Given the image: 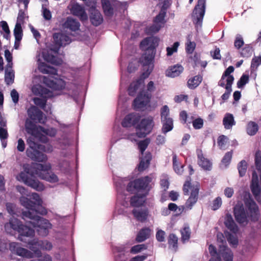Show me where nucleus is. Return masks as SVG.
Here are the masks:
<instances>
[{
  "mask_svg": "<svg viewBox=\"0 0 261 261\" xmlns=\"http://www.w3.org/2000/svg\"><path fill=\"white\" fill-rule=\"evenodd\" d=\"M78 128L74 124L66 125V178L73 182L77 178Z\"/></svg>",
  "mask_w": 261,
  "mask_h": 261,
  "instance_id": "obj_1",
  "label": "nucleus"
},
{
  "mask_svg": "<svg viewBox=\"0 0 261 261\" xmlns=\"http://www.w3.org/2000/svg\"><path fill=\"white\" fill-rule=\"evenodd\" d=\"M245 205L247 209L246 211L241 202H238L233 207V215L236 221L241 226H246L250 220L257 222L259 218V208L255 202L250 197V194L248 197L244 199Z\"/></svg>",
  "mask_w": 261,
  "mask_h": 261,
  "instance_id": "obj_2",
  "label": "nucleus"
},
{
  "mask_svg": "<svg viewBox=\"0 0 261 261\" xmlns=\"http://www.w3.org/2000/svg\"><path fill=\"white\" fill-rule=\"evenodd\" d=\"M159 39L156 37H147L140 43V48L143 49L147 47L144 53L139 59V62L142 66V76L147 78L153 68V61L156 53V47L158 45Z\"/></svg>",
  "mask_w": 261,
  "mask_h": 261,
  "instance_id": "obj_3",
  "label": "nucleus"
},
{
  "mask_svg": "<svg viewBox=\"0 0 261 261\" xmlns=\"http://www.w3.org/2000/svg\"><path fill=\"white\" fill-rule=\"evenodd\" d=\"M77 68L66 67V97L78 102L80 93Z\"/></svg>",
  "mask_w": 261,
  "mask_h": 261,
  "instance_id": "obj_4",
  "label": "nucleus"
},
{
  "mask_svg": "<svg viewBox=\"0 0 261 261\" xmlns=\"http://www.w3.org/2000/svg\"><path fill=\"white\" fill-rule=\"evenodd\" d=\"M32 198L35 201H33L27 197H23L20 198L21 204L28 210L22 212V217L30 216L36 214L46 215L47 211L42 205V201L39 195L37 193H33Z\"/></svg>",
  "mask_w": 261,
  "mask_h": 261,
  "instance_id": "obj_5",
  "label": "nucleus"
},
{
  "mask_svg": "<svg viewBox=\"0 0 261 261\" xmlns=\"http://www.w3.org/2000/svg\"><path fill=\"white\" fill-rule=\"evenodd\" d=\"M152 180L148 175L135 179L128 183L126 190L130 194L142 192L143 196H147L151 189Z\"/></svg>",
  "mask_w": 261,
  "mask_h": 261,
  "instance_id": "obj_6",
  "label": "nucleus"
},
{
  "mask_svg": "<svg viewBox=\"0 0 261 261\" xmlns=\"http://www.w3.org/2000/svg\"><path fill=\"white\" fill-rule=\"evenodd\" d=\"M27 143L29 145V148L26 151L28 157L38 162H45L47 161L46 155L40 151L45 150L44 146L35 142V138L33 137L28 139Z\"/></svg>",
  "mask_w": 261,
  "mask_h": 261,
  "instance_id": "obj_7",
  "label": "nucleus"
},
{
  "mask_svg": "<svg viewBox=\"0 0 261 261\" xmlns=\"http://www.w3.org/2000/svg\"><path fill=\"white\" fill-rule=\"evenodd\" d=\"M24 171L20 172L16 177L17 180L24 182L26 185L38 191L44 190V186L35 178L33 173H30L29 165L23 166Z\"/></svg>",
  "mask_w": 261,
  "mask_h": 261,
  "instance_id": "obj_8",
  "label": "nucleus"
},
{
  "mask_svg": "<svg viewBox=\"0 0 261 261\" xmlns=\"http://www.w3.org/2000/svg\"><path fill=\"white\" fill-rule=\"evenodd\" d=\"M39 214L26 216L23 219H29L33 221L32 226L35 228L39 236L45 237L48 233V229L51 228V224L48 220L40 217Z\"/></svg>",
  "mask_w": 261,
  "mask_h": 261,
  "instance_id": "obj_9",
  "label": "nucleus"
},
{
  "mask_svg": "<svg viewBox=\"0 0 261 261\" xmlns=\"http://www.w3.org/2000/svg\"><path fill=\"white\" fill-rule=\"evenodd\" d=\"M34 172L40 178L44 179L50 182H55L58 181L57 176L54 173H50L49 171L51 169V166L49 164H35L33 166Z\"/></svg>",
  "mask_w": 261,
  "mask_h": 261,
  "instance_id": "obj_10",
  "label": "nucleus"
},
{
  "mask_svg": "<svg viewBox=\"0 0 261 261\" xmlns=\"http://www.w3.org/2000/svg\"><path fill=\"white\" fill-rule=\"evenodd\" d=\"M140 122L136 126V136L139 138H144L149 134L154 125L153 117L149 116L146 118L140 119Z\"/></svg>",
  "mask_w": 261,
  "mask_h": 261,
  "instance_id": "obj_11",
  "label": "nucleus"
},
{
  "mask_svg": "<svg viewBox=\"0 0 261 261\" xmlns=\"http://www.w3.org/2000/svg\"><path fill=\"white\" fill-rule=\"evenodd\" d=\"M54 30L61 31L59 33H55L53 36L56 47L59 49L65 41V19L58 17V21L56 23Z\"/></svg>",
  "mask_w": 261,
  "mask_h": 261,
  "instance_id": "obj_12",
  "label": "nucleus"
},
{
  "mask_svg": "<svg viewBox=\"0 0 261 261\" xmlns=\"http://www.w3.org/2000/svg\"><path fill=\"white\" fill-rule=\"evenodd\" d=\"M206 0H198L193 11V19L194 23L201 25L205 12Z\"/></svg>",
  "mask_w": 261,
  "mask_h": 261,
  "instance_id": "obj_13",
  "label": "nucleus"
},
{
  "mask_svg": "<svg viewBox=\"0 0 261 261\" xmlns=\"http://www.w3.org/2000/svg\"><path fill=\"white\" fill-rule=\"evenodd\" d=\"M151 94L147 91L142 90L139 92L134 100L133 105L135 109L144 108L150 102Z\"/></svg>",
  "mask_w": 261,
  "mask_h": 261,
  "instance_id": "obj_14",
  "label": "nucleus"
},
{
  "mask_svg": "<svg viewBox=\"0 0 261 261\" xmlns=\"http://www.w3.org/2000/svg\"><path fill=\"white\" fill-rule=\"evenodd\" d=\"M141 119V115L137 113H130L126 115L121 122L123 127H130L138 124Z\"/></svg>",
  "mask_w": 261,
  "mask_h": 261,
  "instance_id": "obj_15",
  "label": "nucleus"
},
{
  "mask_svg": "<svg viewBox=\"0 0 261 261\" xmlns=\"http://www.w3.org/2000/svg\"><path fill=\"white\" fill-rule=\"evenodd\" d=\"M18 244L15 242L10 243V249L14 251L19 256L25 257L27 258H32L34 256L33 253L27 250V249L18 247Z\"/></svg>",
  "mask_w": 261,
  "mask_h": 261,
  "instance_id": "obj_16",
  "label": "nucleus"
},
{
  "mask_svg": "<svg viewBox=\"0 0 261 261\" xmlns=\"http://www.w3.org/2000/svg\"><path fill=\"white\" fill-rule=\"evenodd\" d=\"M197 154L199 166L204 170H211L212 168V163L208 159L204 156L202 150H197Z\"/></svg>",
  "mask_w": 261,
  "mask_h": 261,
  "instance_id": "obj_17",
  "label": "nucleus"
},
{
  "mask_svg": "<svg viewBox=\"0 0 261 261\" xmlns=\"http://www.w3.org/2000/svg\"><path fill=\"white\" fill-rule=\"evenodd\" d=\"M199 186H196L192 188V191L189 198L186 202V207L191 210L193 206L196 203L198 198Z\"/></svg>",
  "mask_w": 261,
  "mask_h": 261,
  "instance_id": "obj_18",
  "label": "nucleus"
},
{
  "mask_svg": "<svg viewBox=\"0 0 261 261\" xmlns=\"http://www.w3.org/2000/svg\"><path fill=\"white\" fill-rule=\"evenodd\" d=\"M89 17L91 23L95 27L100 25L103 20V17L100 12L95 8L90 10Z\"/></svg>",
  "mask_w": 261,
  "mask_h": 261,
  "instance_id": "obj_19",
  "label": "nucleus"
},
{
  "mask_svg": "<svg viewBox=\"0 0 261 261\" xmlns=\"http://www.w3.org/2000/svg\"><path fill=\"white\" fill-rule=\"evenodd\" d=\"M27 113L31 120L41 122L43 118V113L37 107L34 106H31L28 109Z\"/></svg>",
  "mask_w": 261,
  "mask_h": 261,
  "instance_id": "obj_20",
  "label": "nucleus"
},
{
  "mask_svg": "<svg viewBox=\"0 0 261 261\" xmlns=\"http://www.w3.org/2000/svg\"><path fill=\"white\" fill-rule=\"evenodd\" d=\"M146 79V78H144L141 74L139 79L131 83L127 90L128 95L131 96H135L140 85L144 83V81Z\"/></svg>",
  "mask_w": 261,
  "mask_h": 261,
  "instance_id": "obj_21",
  "label": "nucleus"
},
{
  "mask_svg": "<svg viewBox=\"0 0 261 261\" xmlns=\"http://www.w3.org/2000/svg\"><path fill=\"white\" fill-rule=\"evenodd\" d=\"M219 255L224 261H233V254L230 248L225 245L220 246Z\"/></svg>",
  "mask_w": 261,
  "mask_h": 261,
  "instance_id": "obj_22",
  "label": "nucleus"
},
{
  "mask_svg": "<svg viewBox=\"0 0 261 261\" xmlns=\"http://www.w3.org/2000/svg\"><path fill=\"white\" fill-rule=\"evenodd\" d=\"M19 236V239L24 242H28L24 237H33L35 234V230L25 225H23L20 230H18Z\"/></svg>",
  "mask_w": 261,
  "mask_h": 261,
  "instance_id": "obj_23",
  "label": "nucleus"
},
{
  "mask_svg": "<svg viewBox=\"0 0 261 261\" xmlns=\"http://www.w3.org/2000/svg\"><path fill=\"white\" fill-rule=\"evenodd\" d=\"M224 224L225 226L233 234H237L239 231V227L234 221L230 214L226 215Z\"/></svg>",
  "mask_w": 261,
  "mask_h": 261,
  "instance_id": "obj_24",
  "label": "nucleus"
},
{
  "mask_svg": "<svg viewBox=\"0 0 261 261\" xmlns=\"http://www.w3.org/2000/svg\"><path fill=\"white\" fill-rule=\"evenodd\" d=\"M234 68L232 66H229L223 72L220 80L218 82V85L221 87H224V80L226 78V83L228 80L232 79V85L233 84L234 78L233 75H230L234 71Z\"/></svg>",
  "mask_w": 261,
  "mask_h": 261,
  "instance_id": "obj_25",
  "label": "nucleus"
},
{
  "mask_svg": "<svg viewBox=\"0 0 261 261\" xmlns=\"http://www.w3.org/2000/svg\"><path fill=\"white\" fill-rule=\"evenodd\" d=\"M152 159V155L150 152H147L145 155L141 158L139 165L138 166V170L139 172H142L146 170L149 166Z\"/></svg>",
  "mask_w": 261,
  "mask_h": 261,
  "instance_id": "obj_26",
  "label": "nucleus"
},
{
  "mask_svg": "<svg viewBox=\"0 0 261 261\" xmlns=\"http://www.w3.org/2000/svg\"><path fill=\"white\" fill-rule=\"evenodd\" d=\"M40 240L38 239H33L28 241V247L29 249L33 252L37 256L39 257L41 256V245Z\"/></svg>",
  "mask_w": 261,
  "mask_h": 261,
  "instance_id": "obj_27",
  "label": "nucleus"
},
{
  "mask_svg": "<svg viewBox=\"0 0 261 261\" xmlns=\"http://www.w3.org/2000/svg\"><path fill=\"white\" fill-rule=\"evenodd\" d=\"M33 92L37 95H40L42 97H46V99L51 96V92L48 89L40 85H36L32 88Z\"/></svg>",
  "mask_w": 261,
  "mask_h": 261,
  "instance_id": "obj_28",
  "label": "nucleus"
},
{
  "mask_svg": "<svg viewBox=\"0 0 261 261\" xmlns=\"http://www.w3.org/2000/svg\"><path fill=\"white\" fill-rule=\"evenodd\" d=\"M184 71V67L180 65L171 66L166 71V75L168 77H175L179 76Z\"/></svg>",
  "mask_w": 261,
  "mask_h": 261,
  "instance_id": "obj_29",
  "label": "nucleus"
},
{
  "mask_svg": "<svg viewBox=\"0 0 261 261\" xmlns=\"http://www.w3.org/2000/svg\"><path fill=\"white\" fill-rule=\"evenodd\" d=\"M146 196H143L142 194H136L132 196L129 200L130 204L133 207H139L143 205L145 200L143 199Z\"/></svg>",
  "mask_w": 261,
  "mask_h": 261,
  "instance_id": "obj_30",
  "label": "nucleus"
},
{
  "mask_svg": "<svg viewBox=\"0 0 261 261\" xmlns=\"http://www.w3.org/2000/svg\"><path fill=\"white\" fill-rule=\"evenodd\" d=\"M73 15L79 16L82 21L87 19V15L84 8L79 4L73 5L71 9Z\"/></svg>",
  "mask_w": 261,
  "mask_h": 261,
  "instance_id": "obj_31",
  "label": "nucleus"
},
{
  "mask_svg": "<svg viewBox=\"0 0 261 261\" xmlns=\"http://www.w3.org/2000/svg\"><path fill=\"white\" fill-rule=\"evenodd\" d=\"M25 128L27 133L33 137L37 136L38 129L36 125L32 120L27 119L25 122Z\"/></svg>",
  "mask_w": 261,
  "mask_h": 261,
  "instance_id": "obj_32",
  "label": "nucleus"
},
{
  "mask_svg": "<svg viewBox=\"0 0 261 261\" xmlns=\"http://www.w3.org/2000/svg\"><path fill=\"white\" fill-rule=\"evenodd\" d=\"M132 214L137 220L143 222L145 221L147 218L148 211L146 209L141 210L134 209L132 211Z\"/></svg>",
  "mask_w": 261,
  "mask_h": 261,
  "instance_id": "obj_33",
  "label": "nucleus"
},
{
  "mask_svg": "<svg viewBox=\"0 0 261 261\" xmlns=\"http://www.w3.org/2000/svg\"><path fill=\"white\" fill-rule=\"evenodd\" d=\"M151 230L148 227L142 228L138 233L136 241L137 242H142L149 238L150 235Z\"/></svg>",
  "mask_w": 261,
  "mask_h": 261,
  "instance_id": "obj_34",
  "label": "nucleus"
},
{
  "mask_svg": "<svg viewBox=\"0 0 261 261\" xmlns=\"http://www.w3.org/2000/svg\"><path fill=\"white\" fill-rule=\"evenodd\" d=\"M162 123V132L166 134L167 133L171 131L173 128V121L171 117H168L161 120Z\"/></svg>",
  "mask_w": 261,
  "mask_h": 261,
  "instance_id": "obj_35",
  "label": "nucleus"
},
{
  "mask_svg": "<svg viewBox=\"0 0 261 261\" xmlns=\"http://www.w3.org/2000/svg\"><path fill=\"white\" fill-rule=\"evenodd\" d=\"M101 6L105 15L112 16L114 14V9L110 0H101Z\"/></svg>",
  "mask_w": 261,
  "mask_h": 261,
  "instance_id": "obj_36",
  "label": "nucleus"
},
{
  "mask_svg": "<svg viewBox=\"0 0 261 261\" xmlns=\"http://www.w3.org/2000/svg\"><path fill=\"white\" fill-rule=\"evenodd\" d=\"M202 80V76L197 75L189 79L187 82V86L190 89H194L197 88Z\"/></svg>",
  "mask_w": 261,
  "mask_h": 261,
  "instance_id": "obj_37",
  "label": "nucleus"
},
{
  "mask_svg": "<svg viewBox=\"0 0 261 261\" xmlns=\"http://www.w3.org/2000/svg\"><path fill=\"white\" fill-rule=\"evenodd\" d=\"M236 122L232 114L226 113L223 119V124L224 128L227 129H230L233 125H234Z\"/></svg>",
  "mask_w": 261,
  "mask_h": 261,
  "instance_id": "obj_38",
  "label": "nucleus"
},
{
  "mask_svg": "<svg viewBox=\"0 0 261 261\" xmlns=\"http://www.w3.org/2000/svg\"><path fill=\"white\" fill-rule=\"evenodd\" d=\"M166 14V9L163 7L159 13L154 18L153 22L154 23L160 24L164 27L166 20L165 17Z\"/></svg>",
  "mask_w": 261,
  "mask_h": 261,
  "instance_id": "obj_39",
  "label": "nucleus"
},
{
  "mask_svg": "<svg viewBox=\"0 0 261 261\" xmlns=\"http://www.w3.org/2000/svg\"><path fill=\"white\" fill-rule=\"evenodd\" d=\"M177 243V237L174 233H170L168 237L169 248L174 252H176L178 249Z\"/></svg>",
  "mask_w": 261,
  "mask_h": 261,
  "instance_id": "obj_40",
  "label": "nucleus"
},
{
  "mask_svg": "<svg viewBox=\"0 0 261 261\" xmlns=\"http://www.w3.org/2000/svg\"><path fill=\"white\" fill-rule=\"evenodd\" d=\"M80 27V23L78 20L70 17L66 18V28L76 31L79 30Z\"/></svg>",
  "mask_w": 261,
  "mask_h": 261,
  "instance_id": "obj_41",
  "label": "nucleus"
},
{
  "mask_svg": "<svg viewBox=\"0 0 261 261\" xmlns=\"http://www.w3.org/2000/svg\"><path fill=\"white\" fill-rule=\"evenodd\" d=\"M39 71L43 74H50L55 75L57 74V70L53 67L46 65L42 63L38 67Z\"/></svg>",
  "mask_w": 261,
  "mask_h": 261,
  "instance_id": "obj_42",
  "label": "nucleus"
},
{
  "mask_svg": "<svg viewBox=\"0 0 261 261\" xmlns=\"http://www.w3.org/2000/svg\"><path fill=\"white\" fill-rule=\"evenodd\" d=\"M258 130L257 124L253 121H250L247 126V133L250 136H253L256 134Z\"/></svg>",
  "mask_w": 261,
  "mask_h": 261,
  "instance_id": "obj_43",
  "label": "nucleus"
},
{
  "mask_svg": "<svg viewBox=\"0 0 261 261\" xmlns=\"http://www.w3.org/2000/svg\"><path fill=\"white\" fill-rule=\"evenodd\" d=\"M232 79L228 80L227 83L225 84L224 88L226 89L225 92L221 96V98L224 101L227 100L232 92Z\"/></svg>",
  "mask_w": 261,
  "mask_h": 261,
  "instance_id": "obj_44",
  "label": "nucleus"
},
{
  "mask_svg": "<svg viewBox=\"0 0 261 261\" xmlns=\"http://www.w3.org/2000/svg\"><path fill=\"white\" fill-rule=\"evenodd\" d=\"M14 35L15 39L17 41H21L22 38L23 33L21 28V24L19 22H16L14 29Z\"/></svg>",
  "mask_w": 261,
  "mask_h": 261,
  "instance_id": "obj_45",
  "label": "nucleus"
},
{
  "mask_svg": "<svg viewBox=\"0 0 261 261\" xmlns=\"http://www.w3.org/2000/svg\"><path fill=\"white\" fill-rule=\"evenodd\" d=\"M9 224L13 230L17 231L18 232V230L21 228V226H23V224L18 219L13 217L10 218Z\"/></svg>",
  "mask_w": 261,
  "mask_h": 261,
  "instance_id": "obj_46",
  "label": "nucleus"
},
{
  "mask_svg": "<svg viewBox=\"0 0 261 261\" xmlns=\"http://www.w3.org/2000/svg\"><path fill=\"white\" fill-rule=\"evenodd\" d=\"M14 72L12 69L8 71V69L5 70V81L7 85H9L14 83Z\"/></svg>",
  "mask_w": 261,
  "mask_h": 261,
  "instance_id": "obj_47",
  "label": "nucleus"
},
{
  "mask_svg": "<svg viewBox=\"0 0 261 261\" xmlns=\"http://www.w3.org/2000/svg\"><path fill=\"white\" fill-rule=\"evenodd\" d=\"M227 240L230 245L236 248L238 245V239L236 234H232L230 232L225 233Z\"/></svg>",
  "mask_w": 261,
  "mask_h": 261,
  "instance_id": "obj_48",
  "label": "nucleus"
},
{
  "mask_svg": "<svg viewBox=\"0 0 261 261\" xmlns=\"http://www.w3.org/2000/svg\"><path fill=\"white\" fill-rule=\"evenodd\" d=\"M250 188L251 192L255 199L257 201H258V198L260 197L261 192V189L258 185V183L251 184Z\"/></svg>",
  "mask_w": 261,
  "mask_h": 261,
  "instance_id": "obj_49",
  "label": "nucleus"
},
{
  "mask_svg": "<svg viewBox=\"0 0 261 261\" xmlns=\"http://www.w3.org/2000/svg\"><path fill=\"white\" fill-rule=\"evenodd\" d=\"M248 164L244 160H242L238 165V169L239 171L240 176H244L247 171Z\"/></svg>",
  "mask_w": 261,
  "mask_h": 261,
  "instance_id": "obj_50",
  "label": "nucleus"
},
{
  "mask_svg": "<svg viewBox=\"0 0 261 261\" xmlns=\"http://www.w3.org/2000/svg\"><path fill=\"white\" fill-rule=\"evenodd\" d=\"M253 53V48L250 44H246L242 49L241 56L244 58L250 57Z\"/></svg>",
  "mask_w": 261,
  "mask_h": 261,
  "instance_id": "obj_51",
  "label": "nucleus"
},
{
  "mask_svg": "<svg viewBox=\"0 0 261 261\" xmlns=\"http://www.w3.org/2000/svg\"><path fill=\"white\" fill-rule=\"evenodd\" d=\"M173 167L174 170L177 174H181L183 172L184 166L177 161L176 155H174L173 156Z\"/></svg>",
  "mask_w": 261,
  "mask_h": 261,
  "instance_id": "obj_52",
  "label": "nucleus"
},
{
  "mask_svg": "<svg viewBox=\"0 0 261 261\" xmlns=\"http://www.w3.org/2000/svg\"><path fill=\"white\" fill-rule=\"evenodd\" d=\"M150 142L149 138H146L143 140L139 141L138 143V148L141 152L142 155H143L144 152L147 148L148 145Z\"/></svg>",
  "mask_w": 261,
  "mask_h": 261,
  "instance_id": "obj_53",
  "label": "nucleus"
},
{
  "mask_svg": "<svg viewBox=\"0 0 261 261\" xmlns=\"http://www.w3.org/2000/svg\"><path fill=\"white\" fill-rule=\"evenodd\" d=\"M162 28V25L154 23L146 28L147 34L152 35L158 33Z\"/></svg>",
  "mask_w": 261,
  "mask_h": 261,
  "instance_id": "obj_54",
  "label": "nucleus"
},
{
  "mask_svg": "<svg viewBox=\"0 0 261 261\" xmlns=\"http://www.w3.org/2000/svg\"><path fill=\"white\" fill-rule=\"evenodd\" d=\"M34 103L39 107L41 109L44 110L46 107L47 99L46 97H35L33 99Z\"/></svg>",
  "mask_w": 261,
  "mask_h": 261,
  "instance_id": "obj_55",
  "label": "nucleus"
},
{
  "mask_svg": "<svg viewBox=\"0 0 261 261\" xmlns=\"http://www.w3.org/2000/svg\"><path fill=\"white\" fill-rule=\"evenodd\" d=\"M255 165L256 170L261 174V153L257 151L255 154Z\"/></svg>",
  "mask_w": 261,
  "mask_h": 261,
  "instance_id": "obj_56",
  "label": "nucleus"
},
{
  "mask_svg": "<svg viewBox=\"0 0 261 261\" xmlns=\"http://www.w3.org/2000/svg\"><path fill=\"white\" fill-rule=\"evenodd\" d=\"M180 232L182 241H185L189 240L191 235V231L189 227H185L180 230Z\"/></svg>",
  "mask_w": 261,
  "mask_h": 261,
  "instance_id": "obj_57",
  "label": "nucleus"
},
{
  "mask_svg": "<svg viewBox=\"0 0 261 261\" xmlns=\"http://www.w3.org/2000/svg\"><path fill=\"white\" fill-rule=\"evenodd\" d=\"M42 12L43 17L46 20H50L51 19V12L46 8V5L45 4L42 5Z\"/></svg>",
  "mask_w": 261,
  "mask_h": 261,
  "instance_id": "obj_58",
  "label": "nucleus"
},
{
  "mask_svg": "<svg viewBox=\"0 0 261 261\" xmlns=\"http://www.w3.org/2000/svg\"><path fill=\"white\" fill-rule=\"evenodd\" d=\"M249 75L247 74H243L240 80L237 82V87L239 88H242L249 82Z\"/></svg>",
  "mask_w": 261,
  "mask_h": 261,
  "instance_id": "obj_59",
  "label": "nucleus"
},
{
  "mask_svg": "<svg viewBox=\"0 0 261 261\" xmlns=\"http://www.w3.org/2000/svg\"><path fill=\"white\" fill-rule=\"evenodd\" d=\"M244 44V42L242 36L240 34H237L234 42V47L239 49L241 47L243 46Z\"/></svg>",
  "mask_w": 261,
  "mask_h": 261,
  "instance_id": "obj_60",
  "label": "nucleus"
},
{
  "mask_svg": "<svg viewBox=\"0 0 261 261\" xmlns=\"http://www.w3.org/2000/svg\"><path fill=\"white\" fill-rule=\"evenodd\" d=\"M40 130L44 134L50 137H54L57 134V130L54 128H46L43 127H40Z\"/></svg>",
  "mask_w": 261,
  "mask_h": 261,
  "instance_id": "obj_61",
  "label": "nucleus"
},
{
  "mask_svg": "<svg viewBox=\"0 0 261 261\" xmlns=\"http://www.w3.org/2000/svg\"><path fill=\"white\" fill-rule=\"evenodd\" d=\"M146 249V246L145 244H139L132 247L130 249V252L131 253L136 254Z\"/></svg>",
  "mask_w": 261,
  "mask_h": 261,
  "instance_id": "obj_62",
  "label": "nucleus"
},
{
  "mask_svg": "<svg viewBox=\"0 0 261 261\" xmlns=\"http://www.w3.org/2000/svg\"><path fill=\"white\" fill-rule=\"evenodd\" d=\"M222 203V199L220 197L216 198L212 202V209L214 211L218 210Z\"/></svg>",
  "mask_w": 261,
  "mask_h": 261,
  "instance_id": "obj_63",
  "label": "nucleus"
},
{
  "mask_svg": "<svg viewBox=\"0 0 261 261\" xmlns=\"http://www.w3.org/2000/svg\"><path fill=\"white\" fill-rule=\"evenodd\" d=\"M179 45V43L178 42H175L174 43L172 47H168L166 48L167 50V55L168 56H171L174 53L176 52L177 50V48Z\"/></svg>",
  "mask_w": 261,
  "mask_h": 261,
  "instance_id": "obj_64",
  "label": "nucleus"
}]
</instances>
